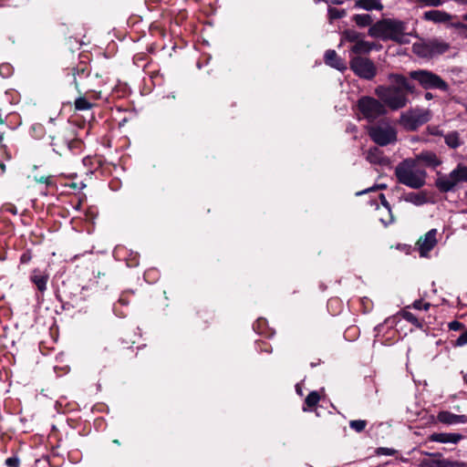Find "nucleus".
<instances>
[{
    "mask_svg": "<svg viewBox=\"0 0 467 467\" xmlns=\"http://www.w3.org/2000/svg\"><path fill=\"white\" fill-rule=\"evenodd\" d=\"M386 188H387V184H385V183L377 184V185L369 188L368 190H367V192H373V191H376V190H384Z\"/></svg>",
    "mask_w": 467,
    "mask_h": 467,
    "instance_id": "nucleus-54",
    "label": "nucleus"
},
{
    "mask_svg": "<svg viewBox=\"0 0 467 467\" xmlns=\"http://www.w3.org/2000/svg\"><path fill=\"white\" fill-rule=\"evenodd\" d=\"M452 16L441 10H429L423 13L422 19L425 21H431L435 24L447 23L451 21Z\"/></svg>",
    "mask_w": 467,
    "mask_h": 467,
    "instance_id": "nucleus-16",
    "label": "nucleus"
},
{
    "mask_svg": "<svg viewBox=\"0 0 467 467\" xmlns=\"http://www.w3.org/2000/svg\"><path fill=\"white\" fill-rule=\"evenodd\" d=\"M424 98L427 99V100H430V99H433V95L431 93V92H426L425 95H424Z\"/></svg>",
    "mask_w": 467,
    "mask_h": 467,
    "instance_id": "nucleus-57",
    "label": "nucleus"
},
{
    "mask_svg": "<svg viewBox=\"0 0 467 467\" xmlns=\"http://www.w3.org/2000/svg\"><path fill=\"white\" fill-rule=\"evenodd\" d=\"M450 44L437 37L422 40L414 43L412 46L413 52L420 57L431 59L435 57L443 55L450 49Z\"/></svg>",
    "mask_w": 467,
    "mask_h": 467,
    "instance_id": "nucleus-7",
    "label": "nucleus"
},
{
    "mask_svg": "<svg viewBox=\"0 0 467 467\" xmlns=\"http://www.w3.org/2000/svg\"><path fill=\"white\" fill-rule=\"evenodd\" d=\"M446 145L451 149H457L461 146L460 134L458 131H451L444 135Z\"/></svg>",
    "mask_w": 467,
    "mask_h": 467,
    "instance_id": "nucleus-29",
    "label": "nucleus"
},
{
    "mask_svg": "<svg viewBox=\"0 0 467 467\" xmlns=\"http://www.w3.org/2000/svg\"><path fill=\"white\" fill-rule=\"evenodd\" d=\"M374 48V44L359 39L351 47L350 52L356 56L367 55Z\"/></svg>",
    "mask_w": 467,
    "mask_h": 467,
    "instance_id": "nucleus-22",
    "label": "nucleus"
},
{
    "mask_svg": "<svg viewBox=\"0 0 467 467\" xmlns=\"http://www.w3.org/2000/svg\"><path fill=\"white\" fill-rule=\"evenodd\" d=\"M404 200L415 205H422L427 202V197L424 192H409L404 196Z\"/></svg>",
    "mask_w": 467,
    "mask_h": 467,
    "instance_id": "nucleus-24",
    "label": "nucleus"
},
{
    "mask_svg": "<svg viewBox=\"0 0 467 467\" xmlns=\"http://www.w3.org/2000/svg\"><path fill=\"white\" fill-rule=\"evenodd\" d=\"M454 2L461 5H467V0H453Z\"/></svg>",
    "mask_w": 467,
    "mask_h": 467,
    "instance_id": "nucleus-61",
    "label": "nucleus"
},
{
    "mask_svg": "<svg viewBox=\"0 0 467 467\" xmlns=\"http://www.w3.org/2000/svg\"><path fill=\"white\" fill-rule=\"evenodd\" d=\"M463 438V435L460 433L434 432L429 436V441L441 443L457 444Z\"/></svg>",
    "mask_w": 467,
    "mask_h": 467,
    "instance_id": "nucleus-17",
    "label": "nucleus"
},
{
    "mask_svg": "<svg viewBox=\"0 0 467 467\" xmlns=\"http://www.w3.org/2000/svg\"><path fill=\"white\" fill-rule=\"evenodd\" d=\"M253 329L259 335H263L265 337L271 336L273 333L269 331L268 324L266 319L265 318H258L254 324H253Z\"/></svg>",
    "mask_w": 467,
    "mask_h": 467,
    "instance_id": "nucleus-27",
    "label": "nucleus"
},
{
    "mask_svg": "<svg viewBox=\"0 0 467 467\" xmlns=\"http://www.w3.org/2000/svg\"><path fill=\"white\" fill-rule=\"evenodd\" d=\"M407 24L404 21L391 18H383L373 24L368 31L369 36L380 38L383 41L392 40L403 44Z\"/></svg>",
    "mask_w": 467,
    "mask_h": 467,
    "instance_id": "nucleus-5",
    "label": "nucleus"
},
{
    "mask_svg": "<svg viewBox=\"0 0 467 467\" xmlns=\"http://www.w3.org/2000/svg\"><path fill=\"white\" fill-rule=\"evenodd\" d=\"M331 3L334 5H341L343 3L342 0H331Z\"/></svg>",
    "mask_w": 467,
    "mask_h": 467,
    "instance_id": "nucleus-63",
    "label": "nucleus"
},
{
    "mask_svg": "<svg viewBox=\"0 0 467 467\" xmlns=\"http://www.w3.org/2000/svg\"><path fill=\"white\" fill-rule=\"evenodd\" d=\"M143 276L147 283L154 284L160 277V272L156 268H150L144 272Z\"/></svg>",
    "mask_w": 467,
    "mask_h": 467,
    "instance_id": "nucleus-35",
    "label": "nucleus"
},
{
    "mask_svg": "<svg viewBox=\"0 0 467 467\" xmlns=\"http://www.w3.org/2000/svg\"><path fill=\"white\" fill-rule=\"evenodd\" d=\"M467 344V328H464L461 335L455 339L451 341V345L453 347H462Z\"/></svg>",
    "mask_w": 467,
    "mask_h": 467,
    "instance_id": "nucleus-38",
    "label": "nucleus"
},
{
    "mask_svg": "<svg viewBox=\"0 0 467 467\" xmlns=\"http://www.w3.org/2000/svg\"><path fill=\"white\" fill-rule=\"evenodd\" d=\"M47 133H48V127L46 128L41 123H34L30 127V134L34 139L41 140Z\"/></svg>",
    "mask_w": 467,
    "mask_h": 467,
    "instance_id": "nucleus-30",
    "label": "nucleus"
},
{
    "mask_svg": "<svg viewBox=\"0 0 467 467\" xmlns=\"http://www.w3.org/2000/svg\"><path fill=\"white\" fill-rule=\"evenodd\" d=\"M467 416L466 415H457L455 414V424L456 423H466Z\"/></svg>",
    "mask_w": 467,
    "mask_h": 467,
    "instance_id": "nucleus-53",
    "label": "nucleus"
},
{
    "mask_svg": "<svg viewBox=\"0 0 467 467\" xmlns=\"http://www.w3.org/2000/svg\"><path fill=\"white\" fill-rule=\"evenodd\" d=\"M126 264L129 267H136L140 264V255L138 253H130V256L126 258Z\"/></svg>",
    "mask_w": 467,
    "mask_h": 467,
    "instance_id": "nucleus-40",
    "label": "nucleus"
},
{
    "mask_svg": "<svg viewBox=\"0 0 467 467\" xmlns=\"http://www.w3.org/2000/svg\"><path fill=\"white\" fill-rule=\"evenodd\" d=\"M361 34L354 29H345L342 32V37L348 42L356 43L359 40Z\"/></svg>",
    "mask_w": 467,
    "mask_h": 467,
    "instance_id": "nucleus-33",
    "label": "nucleus"
},
{
    "mask_svg": "<svg viewBox=\"0 0 467 467\" xmlns=\"http://www.w3.org/2000/svg\"><path fill=\"white\" fill-rule=\"evenodd\" d=\"M327 15L330 21L340 19L346 16L347 12L345 9H338L336 7L329 6L327 9Z\"/></svg>",
    "mask_w": 467,
    "mask_h": 467,
    "instance_id": "nucleus-34",
    "label": "nucleus"
},
{
    "mask_svg": "<svg viewBox=\"0 0 467 467\" xmlns=\"http://www.w3.org/2000/svg\"><path fill=\"white\" fill-rule=\"evenodd\" d=\"M101 78L99 73L92 76L89 62L80 59L77 64L64 69L62 85L64 88L73 87L79 95L92 94L93 98L98 99L100 91L98 92L96 88L104 83Z\"/></svg>",
    "mask_w": 467,
    "mask_h": 467,
    "instance_id": "nucleus-2",
    "label": "nucleus"
},
{
    "mask_svg": "<svg viewBox=\"0 0 467 467\" xmlns=\"http://www.w3.org/2000/svg\"><path fill=\"white\" fill-rule=\"evenodd\" d=\"M112 281V275L109 270H98L94 278L89 279L87 285L83 286V291H91V294H99L109 288Z\"/></svg>",
    "mask_w": 467,
    "mask_h": 467,
    "instance_id": "nucleus-13",
    "label": "nucleus"
},
{
    "mask_svg": "<svg viewBox=\"0 0 467 467\" xmlns=\"http://www.w3.org/2000/svg\"><path fill=\"white\" fill-rule=\"evenodd\" d=\"M333 305H340V300L337 297L330 298L327 302V306L331 307Z\"/></svg>",
    "mask_w": 467,
    "mask_h": 467,
    "instance_id": "nucleus-55",
    "label": "nucleus"
},
{
    "mask_svg": "<svg viewBox=\"0 0 467 467\" xmlns=\"http://www.w3.org/2000/svg\"><path fill=\"white\" fill-rule=\"evenodd\" d=\"M437 420L444 424H455V414L447 410H441L438 413Z\"/></svg>",
    "mask_w": 467,
    "mask_h": 467,
    "instance_id": "nucleus-31",
    "label": "nucleus"
},
{
    "mask_svg": "<svg viewBox=\"0 0 467 467\" xmlns=\"http://www.w3.org/2000/svg\"><path fill=\"white\" fill-rule=\"evenodd\" d=\"M49 279V275L38 268L34 269L30 275V281L36 286L40 293L47 290V284Z\"/></svg>",
    "mask_w": 467,
    "mask_h": 467,
    "instance_id": "nucleus-18",
    "label": "nucleus"
},
{
    "mask_svg": "<svg viewBox=\"0 0 467 467\" xmlns=\"http://www.w3.org/2000/svg\"><path fill=\"white\" fill-rule=\"evenodd\" d=\"M320 361H321V360H320V359H318L317 362H311V363H310V366H311L312 368L317 367V365H319V364H320Z\"/></svg>",
    "mask_w": 467,
    "mask_h": 467,
    "instance_id": "nucleus-62",
    "label": "nucleus"
},
{
    "mask_svg": "<svg viewBox=\"0 0 467 467\" xmlns=\"http://www.w3.org/2000/svg\"><path fill=\"white\" fill-rule=\"evenodd\" d=\"M412 306H413V308L418 309V310H421V309L428 310L431 306V304L424 303L421 299H418V300L414 301V303L412 304Z\"/></svg>",
    "mask_w": 467,
    "mask_h": 467,
    "instance_id": "nucleus-45",
    "label": "nucleus"
},
{
    "mask_svg": "<svg viewBox=\"0 0 467 467\" xmlns=\"http://www.w3.org/2000/svg\"><path fill=\"white\" fill-rule=\"evenodd\" d=\"M35 181L38 183H44L47 187H56V180H55V177L52 175H48V176L42 175L39 177L36 176Z\"/></svg>",
    "mask_w": 467,
    "mask_h": 467,
    "instance_id": "nucleus-37",
    "label": "nucleus"
},
{
    "mask_svg": "<svg viewBox=\"0 0 467 467\" xmlns=\"http://www.w3.org/2000/svg\"><path fill=\"white\" fill-rule=\"evenodd\" d=\"M358 111L368 122H373L387 114L384 103L370 96L361 97L357 103Z\"/></svg>",
    "mask_w": 467,
    "mask_h": 467,
    "instance_id": "nucleus-10",
    "label": "nucleus"
},
{
    "mask_svg": "<svg viewBox=\"0 0 467 467\" xmlns=\"http://www.w3.org/2000/svg\"><path fill=\"white\" fill-rule=\"evenodd\" d=\"M89 296L88 291H83V286L79 289L78 285L64 281L61 289L57 294V298L61 302L64 310H69L79 306L80 303Z\"/></svg>",
    "mask_w": 467,
    "mask_h": 467,
    "instance_id": "nucleus-6",
    "label": "nucleus"
},
{
    "mask_svg": "<svg viewBox=\"0 0 467 467\" xmlns=\"http://www.w3.org/2000/svg\"><path fill=\"white\" fill-rule=\"evenodd\" d=\"M438 178L435 181V187L440 192L446 193L454 191L455 186L461 182H467V167L458 164L449 175L437 172Z\"/></svg>",
    "mask_w": 467,
    "mask_h": 467,
    "instance_id": "nucleus-9",
    "label": "nucleus"
},
{
    "mask_svg": "<svg viewBox=\"0 0 467 467\" xmlns=\"http://www.w3.org/2000/svg\"><path fill=\"white\" fill-rule=\"evenodd\" d=\"M68 186L70 188H72L73 190H82L83 188L86 187V184L83 182H73L70 184H68Z\"/></svg>",
    "mask_w": 467,
    "mask_h": 467,
    "instance_id": "nucleus-51",
    "label": "nucleus"
},
{
    "mask_svg": "<svg viewBox=\"0 0 467 467\" xmlns=\"http://www.w3.org/2000/svg\"><path fill=\"white\" fill-rule=\"evenodd\" d=\"M442 163L437 154L431 150H422L415 158H407L395 168L398 182L411 189H420L426 184L425 168L436 169Z\"/></svg>",
    "mask_w": 467,
    "mask_h": 467,
    "instance_id": "nucleus-1",
    "label": "nucleus"
},
{
    "mask_svg": "<svg viewBox=\"0 0 467 467\" xmlns=\"http://www.w3.org/2000/svg\"><path fill=\"white\" fill-rule=\"evenodd\" d=\"M32 259V254H31V252L29 250L24 252L21 256H20V263L21 264H27L31 261Z\"/></svg>",
    "mask_w": 467,
    "mask_h": 467,
    "instance_id": "nucleus-49",
    "label": "nucleus"
},
{
    "mask_svg": "<svg viewBox=\"0 0 467 467\" xmlns=\"http://www.w3.org/2000/svg\"><path fill=\"white\" fill-rule=\"evenodd\" d=\"M14 68L9 63H3L0 65V76L7 78L13 75Z\"/></svg>",
    "mask_w": 467,
    "mask_h": 467,
    "instance_id": "nucleus-39",
    "label": "nucleus"
},
{
    "mask_svg": "<svg viewBox=\"0 0 467 467\" xmlns=\"http://www.w3.org/2000/svg\"><path fill=\"white\" fill-rule=\"evenodd\" d=\"M119 302L121 305H127V304H128V301H127L123 296H120V297H119Z\"/></svg>",
    "mask_w": 467,
    "mask_h": 467,
    "instance_id": "nucleus-60",
    "label": "nucleus"
},
{
    "mask_svg": "<svg viewBox=\"0 0 467 467\" xmlns=\"http://www.w3.org/2000/svg\"><path fill=\"white\" fill-rule=\"evenodd\" d=\"M355 5L367 11H381L384 8L379 0H357Z\"/></svg>",
    "mask_w": 467,
    "mask_h": 467,
    "instance_id": "nucleus-23",
    "label": "nucleus"
},
{
    "mask_svg": "<svg viewBox=\"0 0 467 467\" xmlns=\"http://www.w3.org/2000/svg\"><path fill=\"white\" fill-rule=\"evenodd\" d=\"M112 442H113L114 444L120 445V441H119L118 439H114V440L112 441Z\"/></svg>",
    "mask_w": 467,
    "mask_h": 467,
    "instance_id": "nucleus-64",
    "label": "nucleus"
},
{
    "mask_svg": "<svg viewBox=\"0 0 467 467\" xmlns=\"http://www.w3.org/2000/svg\"><path fill=\"white\" fill-rule=\"evenodd\" d=\"M367 161L371 164L387 166L389 164V159L386 157L381 150L378 147H372L367 154Z\"/></svg>",
    "mask_w": 467,
    "mask_h": 467,
    "instance_id": "nucleus-20",
    "label": "nucleus"
},
{
    "mask_svg": "<svg viewBox=\"0 0 467 467\" xmlns=\"http://www.w3.org/2000/svg\"><path fill=\"white\" fill-rule=\"evenodd\" d=\"M450 330L462 331L465 327L464 325L457 320L451 321L448 325Z\"/></svg>",
    "mask_w": 467,
    "mask_h": 467,
    "instance_id": "nucleus-46",
    "label": "nucleus"
},
{
    "mask_svg": "<svg viewBox=\"0 0 467 467\" xmlns=\"http://www.w3.org/2000/svg\"><path fill=\"white\" fill-rule=\"evenodd\" d=\"M398 452L395 449L391 448H385V447H379L376 449L375 453L376 455H389L393 456Z\"/></svg>",
    "mask_w": 467,
    "mask_h": 467,
    "instance_id": "nucleus-42",
    "label": "nucleus"
},
{
    "mask_svg": "<svg viewBox=\"0 0 467 467\" xmlns=\"http://www.w3.org/2000/svg\"><path fill=\"white\" fill-rule=\"evenodd\" d=\"M429 133L433 136H443V131L438 126H428Z\"/></svg>",
    "mask_w": 467,
    "mask_h": 467,
    "instance_id": "nucleus-48",
    "label": "nucleus"
},
{
    "mask_svg": "<svg viewBox=\"0 0 467 467\" xmlns=\"http://www.w3.org/2000/svg\"><path fill=\"white\" fill-rule=\"evenodd\" d=\"M324 61L327 66L334 67L339 71H344L347 69L345 61L341 57H339L337 52L333 49H328L326 51L324 56Z\"/></svg>",
    "mask_w": 467,
    "mask_h": 467,
    "instance_id": "nucleus-19",
    "label": "nucleus"
},
{
    "mask_svg": "<svg viewBox=\"0 0 467 467\" xmlns=\"http://www.w3.org/2000/svg\"><path fill=\"white\" fill-rule=\"evenodd\" d=\"M321 400V396L318 391L313 390L308 393L306 398L305 399L304 405H303V411L308 412L313 411L316 410L318 402Z\"/></svg>",
    "mask_w": 467,
    "mask_h": 467,
    "instance_id": "nucleus-21",
    "label": "nucleus"
},
{
    "mask_svg": "<svg viewBox=\"0 0 467 467\" xmlns=\"http://www.w3.org/2000/svg\"><path fill=\"white\" fill-rule=\"evenodd\" d=\"M296 390L298 395H300V396L303 395L302 389L298 384L296 386Z\"/></svg>",
    "mask_w": 467,
    "mask_h": 467,
    "instance_id": "nucleus-59",
    "label": "nucleus"
},
{
    "mask_svg": "<svg viewBox=\"0 0 467 467\" xmlns=\"http://www.w3.org/2000/svg\"><path fill=\"white\" fill-rule=\"evenodd\" d=\"M451 26L457 29H464L467 31V24L462 22L451 23Z\"/></svg>",
    "mask_w": 467,
    "mask_h": 467,
    "instance_id": "nucleus-52",
    "label": "nucleus"
},
{
    "mask_svg": "<svg viewBox=\"0 0 467 467\" xmlns=\"http://www.w3.org/2000/svg\"><path fill=\"white\" fill-rule=\"evenodd\" d=\"M389 79L392 85H380L375 88V94L391 110L404 108L408 103V94H413L414 86L401 74L391 73Z\"/></svg>",
    "mask_w": 467,
    "mask_h": 467,
    "instance_id": "nucleus-4",
    "label": "nucleus"
},
{
    "mask_svg": "<svg viewBox=\"0 0 467 467\" xmlns=\"http://www.w3.org/2000/svg\"><path fill=\"white\" fill-rule=\"evenodd\" d=\"M255 344H256V348L259 351L266 352V353L272 352V347L268 342L264 341V340H257V341H255Z\"/></svg>",
    "mask_w": 467,
    "mask_h": 467,
    "instance_id": "nucleus-41",
    "label": "nucleus"
},
{
    "mask_svg": "<svg viewBox=\"0 0 467 467\" xmlns=\"http://www.w3.org/2000/svg\"><path fill=\"white\" fill-rule=\"evenodd\" d=\"M351 20L358 26V27H367L371 26L373 24L372 16L368 14H356L352 16Z\"/></svg>",
    "mask_w": 467,
    "mask_h": 467,
    "instance_id": "nucleus-25",
    "label": "nucleus"
},
{
    "mask_svg": "<svg viewBox=\"0 0 467 467\" xmlns=\"http://www.w3.org/2000/svg\"><path fill=\"white\" fill-rule=\"evenodd\" d=\"M437 230L431 229L428 231L423 236H421L418 242L420 255L424 257L435 247L437 244Z\"/></svg>",
    "mask_w": 467,
    "mask_h": 467,
    "instance_id": "nucleus-15",
    "label": "nucleus"
},
{
    "mask_svg": "<svg viewBox=\"0 0 467 467\" xmlns=\"http://www.w3.org/2000/svg\"><path fill=\"white\" fill-rule=\"evenodd\" d=\"M349 68L359 78L372 80L378 74L375 63L368 57L354 56L349 60Z\"/></svg>",
    "mask_w": 467,
    "mask_h": 467,
    "instance_id": "nucleus-11",
    "label": "nucleus"
},
{
    "mask_svg": "<svg viewBox=\"0 0 467 467\" xmlns=\"http://www.w3.org/2000/svg\"><path fill=\"white\" fill-rule=\"evenodd\" d=\"M370 139L379 146H387L397 140V131L394 128L389 126H372L368 130Z\"/></svg>",
    "mask_w": 467,
    "mask_h": 467,
    "instance_id": "nucleus-12",
    "label": "nucleus"
},
{
    "mask_svg": "<svg viewBox=\"0 0 467 467\" xmlns=\"http://www.w3.org/2000/svg\"><path fill=\"white\" fill-rule=\"evenodd\" d=\"M400 316L406 320L408 321L409 323H410L411 325H413L414 327H416L417 328H420V329H423L424 327V321L423 320H420L414 314H412L411 312L406 310V309H403L400 311Z\"/></svg>",
    "mask_w": 467,
    "mask_h": 467,
    "instance_id": "nucleus-28",
    "label": "nucleus"
},
{
    "mask_svg": "<svg viewBox=\"0 0 467 467\" xmlns=\"http://www.w3.org/2000/svg\"><path fill=\"white\" fill-rule=\"evenodd\" d=\"M446 467H467V463L459 461H451L446 459Z\"/></svg>",
    "mask_w": 467,
    "mask_h": 467,
    "instance_id": "nucleus-47",
    "label": "nucleus"
},
{
    "mask_svg": "<svg viewBox=\"0 0 467 467\" xmlns=\"http://www.w3.org/2000/svg\"><path fill=\"white\" fill-rule=\"evenodd\" d=\"M75 109L76 110H88L92 108L93 104L90 103L85 97L80 96L75 99Z\"/></svg>",
    "mask_w": 467,
    "mask_h": 467,
    "instance_id": "nucleus-32",
    "label": "nucleus"
},
{
    "mask_svg": "<svg viewBox=\"0 0 467 467\" xmlns=\"http://www.w3.org/2000/svg\"><path fill=\"white\" fill-rule=\"evenodd\" d=\"M176 98H177L176 92H171L167 95V99H176Z\"/></svg>",
    "mask_w": 467,
    "mask_h": 467,
    "instance_id": "nucleus-58",
    "label": "nucleus"
},
{
    "mask_svg": "<svg viewBox=\"0 0 467 467\" xmlns=\"http://www.w3.org/2000/svg\"><path fill=\"white\" fill-rule=\"evenodd\" d=\"M411 79L416 80L420 86L428 89H439L447 92L450 88L449 84L436 73L427 69L412 70L409 73Z\"/></svg>",
    "mask_w": 467,
    "mask_h": 467,
    "instance_id": "nucleus-8",
    "label": "nucleus"
},
{
    "mask_svg": "<svg viewBox=\"0 0 467 467\" xmlns=\"http://www.w3.org/2000/svg\"><path fill=\"white\" fill-rule=\"evenodd\" d=\"M5 130H0V149L3 148V140H4Z\"/></svg>",
    "mask_w": 467,
    "mask_h": 467,
    "instance_id": "nucleus-56",
    "label": "nucleus"
},
{
    "mask_svg": "<svg viewBox=\"0 0 467 467\" xmlns=\"http://www.w3.org/2000/svg\"><path fill=\"white\" fill-rule=\"evenodd\" d=\"M432 459L424 460L423 465L425 467H446V459H441V453H430Z\"/></svg>",
    "mask_w": 467,
    "mask_h": 467,
    "instance_id": "nucleus-26",
    "label": "nucleus"
},
{
    "mask_svg": "<svg viewBox=\"0 0 467 467\" xmlns=\"http://www.w3.org/2000/svg\"><path fill=\"white\" fill-rule=\"evenodd\" d=\"M5 464L7 467H19L20 466V459L17 455H14L5 460Z\"/></svg>",
    "mask_w": 467,
    "mask_h": 467,
    "instance_id": "nucleus-43",
    "label": "nucleus"
},
{
    "mask_svg": "<svg viewBox=\"0 0 467 467\" xmlns=\"http://www.w3.org/2000/svg\"><path fill=\"white\" fill-rule=\"evenodd\" d=\"M379 198L380 200L381 204L389 211V213H391V206L389 202L387 201L385 195L383 193H380L379 195Z\"/></svg>",
    "mask_w": 467,
    "mask_h": 467,
    "instance_id": "nucleus-50",
    "label": "nucleus"
},
{
    "mask_svg": "<svg viewBox=\"0 0 467 467\" xmlns=\"http://www.w3.org/2000/svg\"><path fill=\"white\" fill-rule=\"evenodd\" d=\"M48 140L53 151L59 156L79 153L83 146L71 125L56 122L53 119L48 120Z\"/></svg>",
    "mask_w": 467,
    "mask_h": 467,
    "instance_id": "nucleus-3",
    "label": "nucleus"
},
{
    "mask_svg": "<svg viewBox=\"0 0 467 467\" xmlns=\"http://www.w3.org/2000/svg\"><path fill=\"white\" fill-rule=\"evenodd\" d=\"M368 425V421L365 420H352L349 421V427L357 431V432H362Z\"/></svg>",
    "mask_w": 467,
    "mask_h": 467,
    "instance_id": "nucleus-36",
    "label": "nucleus"
},
{
    "mask_svg": "<svg viewBox=\"0 0 467 467\" xmlns=\"http://www.w3.org/2000/svg\"><path fill=\"white\" fill-rule=\"evenodd\" d=\"M430 120V114L428 111L414 113H402L400 115V123L407 130L410 131L417 130L420 126Z\"/></svg>",
    "mask_w": 467,
    "mask_h": 467,
    "instance_id": "nucleus-14",
    "label": "nucleus"
},
{
    "mask_svg": "<svg viewBox=\"0 0 467 467\" xmlns=\"http://www.w3.org/2000/svg\"><path fill=\"white\" fill-rule=\"evenodd\" d=\"M360 304L363 307V313H368L372 308V302L368 297L360 298Z\"/></svg>",
    "mask_w": 467,
    "mask_h": 467,
    "instance_id": "nucleus-44",
    "label": "nucleus"
}]
</instances>
